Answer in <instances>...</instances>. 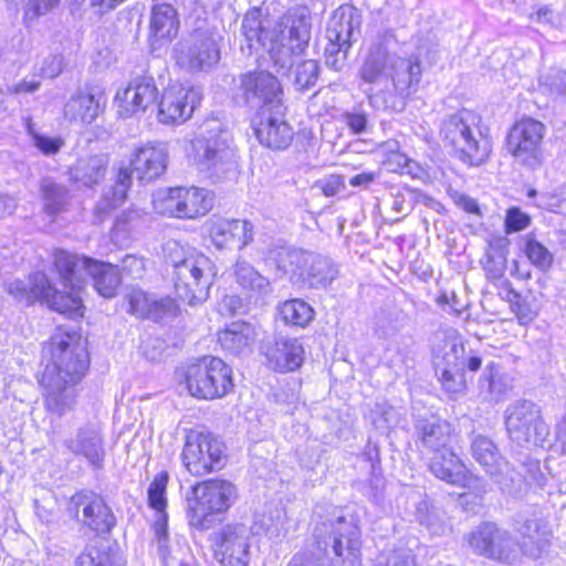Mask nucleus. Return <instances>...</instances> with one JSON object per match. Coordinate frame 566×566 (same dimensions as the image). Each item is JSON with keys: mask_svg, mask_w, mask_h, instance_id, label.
Segmentation results:
<instances>
[{"mask_svg": "<svg viewBox=\"0 0 566 566\" xmlns=\"http://www.w3.org/2000/svg\"><path fill=\"white\" fill-rule=\"evenodd\" d=\"M317 551L298 553L287 566H360V534L353 522L338 516L335 521L323 522L315 527Z\"/></svg>", "mask_w": 566, "mask_h": 566, "instance_id": "obj_1", "label": "nucleus"}, {"mask_svg": "<svg viewBox=\"0 0 566 566\" xmlns=\"http://www.w3.org/2000/svg\"><path fill=\"white\" fill-rule=\"evenodd\" d=\"M167 160L168 151L161 143H149L135 148L130 154V168L118 169L114 185L106 189L98 200L96 213L101 217L109 214L127 200V192L133 185V172L142 181L155 180L166 171Z\"/></svg>", "mask_w": 566, "mask_h": 566, "instance_id": "obj_2", "label": "nucleus"}, {"mask_svg": "<svg viewBox=\"0 0 566 566\" xmlns=\"http://www.w3.org/2000/svg\"><path fill=\"white\" fill-rule=\"evenodd\" d=\"M54 266L67 294H75L81 300V292L90 277L95 291L103 297L115 296L122 282L117 266L85 255L59 250L53 256Z\"/></svg>", "mask_w": 566, "mask_h": 566, "instance_id": "obj_3", "label": "nucleus"}, {"mask_svg": "<svg viewBox=\"0 0 566 566\" xmlns=\"http://www.w3.org/2000/svg\"><path fill=\"white\" fill-rule=\"evenodd\" d=\"M440 135L454 156L469 166L484 164L492 151L489 129L472 111L462 109L448 116L442 122Z\"/></svg>", "mask_w": 566, "mask_h": 566, "instance_id": "obj_4", "label": "nucleus"}, {"mask_svg": "<svg viewBox=\"0 0 566 566\" xmlns=\"http://www.w3.org/2000/svg\"><path fill=\"white\" fill-rule=\"evenodd\" d=\"M167 251L178 297L189 305L205 302L217 275L212 260L203 253L186 252L177 242L168 243Z\"/></svg>", "mask_w": 566, "mask_h": 566, "instance_id": "obj_5", "label": "nucleus"}, {"mask_svg": "<svg viewBox=\"0 0 566 566\" xmlns=\"http://www.w3.org/2000/svg\"><path fill=\"white\" fill-rule=\"evenodd\" d=\"M238 491L227 480L209 479L191 486L186 497L188 524L197 531H208L221 521L235 503Z\"/></svg>", "mask_w": 566, "mask_h": 566, "instance_id": "obj_6", "label": "nucleus"}, {"mask_svg": "<svg viewBox=\"0 0 566 566\" xmlns=\"http://www.w3.org/2000/svg\"><path fill=\"white\" fill-rule=\"evenodd\" d=\"M271 20L263 18L259 9L250 10L242 21V34L244 36L248 54L258 53L263 49L269 53L274 70L280 75H290L293 66L304 52H295V42L280 38L276 29H270Z\"/></svg>", "mask_w": 566, "mask_h": 566, "instance_id": "obj_7", "label": "nucleus"}, {"mask_svg": "<svg viewBox=\"0 0 566 566\" xmlns=\"http://www.w3.org/2000/svg\"><path fill=\"white\" fill-rule=\"evenodd\" d=\"M274 260L277 270L289 276L290 281L311 289L327 287L338 273L329 259L302 249L282 248Z\"/></svg>", "mask_w": 566, "mask_h": 566, "instance_id": "obj_8", "label": "nucleus"}, {"mask_svg": "<svg viewBox=\"0 0 566 566\" xmlns=\"http://www.w3.org/2000/svg\"><path fill=\"white\" fill-rule=\"evenodd\" d=\"M193 163L201 171L217 180L237 172L235 148L226 132L210 129L200 133L191 142Z\"/></svg>", "mask_w": 566, "mask_h": 566, "instance_id": "obj_9", "label": "nucleus"}, {"mask_svg": "<svg viewBox=\"0 0 566 566\" xmlns=\"http://www.w3.org/2000/svg\"><path fill=\"white\" fill-rule=\"evenodd\" d=\"M51 363L43 374L80 382L88 369L90 358L81 334L57 331L50 339Z\"/></svg>", "mask_w": 566, "mask_h": 566, "instance_id": "obj_10", "label": "nucleus"}, {"mask_svg": "<svg viewBox=\"0 0 566 566\" xmlns=\"http://www.w3.org/2000/svg\"><path fill=\"white\" fill-rule=\"evenodd\" d=\"M231 375V368L222 359L206 356L187 367L185 381L192 397L211 400L232 389Z\"/></svg>", "mask_w": 566, "mask_h": 566, "instance_id": "obj_11", "label": "nucleus"}, {"mask_svg": "<svg viewBox=\"0 0 566 566\" xmlns=\"http://www.w3.org/2000/svg\"><path fill=\"white\" fill-rule=\"evenodd\" d=\"M505 427L510 439L518 446L546 448L549 424L541 408L531 400H518L505 410Z\"/></svg>", "mask_w": 566, "mask_h": 566, "instance_id": "obj_12", "label": "nucleus"}, {"mask_svg": "<svg viewBox=\"0 0 566 566\" xmlns=\"http://www.w3.org/2000/svg\"><path fill=\"white\" fill-rule=\"evenodd\" d=\"M8 292L19 302L31 304L41 301L53 311L70 317L83 316L81 298L75 294H65L57 291L42 272L31 275L29 284L21 281L10 283Z\"/></svg>", "mask_w": 566, "mask_h": 566, "instance_id": "obj_13", "label": "nucleus"}, {"mask_svg": "<svg viewBox=\"0 0 566 566\" xmlns=\"http://www.w3.org/2000/svg\"><path fill=\"white\" fill-rule=\"evenodd\" d=\"M359 27L360 15L354 7L340 6L334 11L326 29L325 63L328 67L335 71L344 67L354 33Z\"/></svg>", "mask_w": 566, "mask_h": 566, "instance_id": "obj_14", "label": "nucleus"}, {"mask_svg": "<svg viewBox=\"0 0 566 566\" xmlns=\"http://www.w3.org/2000/svg\"><path fill=\"white\" fill-rule=\"evenodd\" d=\"M420 76L421 65L418 60H406L394 54L389 78L391 80L395 94L367 93L369 104L376 109L402 111L405 108V98L416 91Z\"/></svg>", "mask_w": 566, "mask_h": 566, "instance_id": "obj_15", "label": "nucleus"}, {"mask_svg": "<svg viewBox=\"0 0 566 566\" xmlns=\"http://www.w3.org/2000/svg\"><path fill=\"white\" fill-rule=\"evenodd\" d=\"M545 130L544 124L533 118H523L516 122L506 137L509 154L524 167L538 168L544 161Z\"/></svg>", "mask_w": 566, "mask_h": 566, "instance_id": "obj_16", "label": "nucleus"}, {"mask_svg": "<svg viewBox=\"0 0 566 566\" xmlns=\"http://www.w3.org/2000/svg\"><path fill=\"white\" fill-rule=\"evenodd\" d=\"M470 549L482 557L511 563L517 555L512 534L495 523L483 522L465 535Z\"/></svg>", "mask_w": 566, "mask_h": 566, "instance_id": "obj_17", "label": "nucleus"}, {"mask_svg": "<svg viewBox=\"0 0 566 566\" xmlns=\"http://www.w3.org/2000/svg\"><path fill=\"white\" fill-rule=\"evenodd\" d=\"M223 446L210 434L191 432L186 438L182 462L192 475H205L223 465Z\"/></svg>", "mask_w": 566, "mask_h": 566, "instance_id": "obj_18", "label": "nucleus"}, {"mask_svg": "<svg viewBox=\"0 0 566 566\" xmlns=\"http://www.w3.org/2000/svg\"><path fill=\"white\" fill-rule=\"evenodd\" d=\"M250 531L244 524H227L211 535L216 559L222 566H248Z\"/></svg>", "mask_w": 566, "mask_h": 566, "instance_id": "obj_19", "label": "nucleus"}, {"mask_svg": "<svg viewBox=\"0 0 566 566\" xmlns=\"http://www.w3.org/2000/svg\"><path fill=\"white\" fill-rule=\"evenodd\" d=\"M202 93L195 86L170 84L158 104V120L164 124H184L200 105Z\"/></svg>", "mask_w": 566, "mask_h": 566, "instance_id": "obj_20", "label": "nucleus"}, {"mask_svg": "<svg viewBox=\"0 0 566 566\" xmlns=\"http://www.w3.org/2000/svg\"><path fill=\"white\" fill-rule=\"evenodd\" d=\"M240 86L247 104L259 111H273L282 105L283 90L279 80L268 71L241 75Z\"/></svg>", "mask_w": 566, "mask_h": 566, "instance_id": "obj_21", "label": "nucleus"}, {"mask_svg": "<svg viewBox=\"0 0 566 566\" xmlns=\"http://www.w3.org/2000/svg\"><path fill=\"white\" fill-rule=\"evenodd\" d=\"M176 63L188 71H201L217 64L219 48L207 33H197L179 42L174 49Z\"/></svg>", "mask_w": 566, "mask_h": 566, "instance_id": "obj_22", "label": "nucleus"}, {"mask_svg": "<svg viewBox=\"0 0 566 566\" xmlns=\"http://www.w3.org/2000/svg\"><path fill=\"white\" fill-rule=\"evenodd\" d=\"M40 384L43 388V406L51 421L60 420L74 410L77 402L76 385L78 382L54 378L50 374H42Z\"/></svg>", "mask_w": 566, "mask_h": 566, "instance_id": "obj_23", "label": "nucleus"}, {"mask_svg": "<svg viewBox=\"0 0 566 566\" xmlns=\"http://www.w3.org/2000/svg\"><path fill=\"white\" fill-rule=\"evenodd\" d=\"M283 106L259 111L252 119L254 135L260 144L276 150L285 149L293 139L291 126L283 118Z\"/></svg>", "mask_w": 566, "mask_h": 566, "instance_id": "obj_24", "label": "nucleus"}, {"mask_svg": "<svg viewBox=\"0 0 566 566\" xmlns=\"http://www.w3.org/2000/svg\"><path fill=\"white\" fill-rule=\"evenodd\" d=\"M270 29H276L280 38L289 43L295 42V52H305L311 40V11L305 6L291 7L277 21L271 22Z\"/></svg>", "mask_w": 566, "mask_h": 566, "instance_id": "obj_25", "label": "nucleus"}, {"mask_svg": "<svg viewBox=\"0 0 566 566\" xmlns=\"http://www.w3.org/2000/svg\"><path fill=\"white\" fill-rule=\"evenodd\" d=\"M70 505L78 513L83 512V523L90 528L105 533L115 525V516L104 499L91 491H81L71 497Z\"/></svg>", "mask_w": 566, "mask_h": 566, "instance_id": "obj_26", "label": "nucleus"}, {"mask_svg": "<svg viewBox=\"0 0 566 566\" xmlns=\"http://www.w3.org/2000/svg\"><path fill=\"white\" fill-rule=\"evenodd\" d=\"M157 95L158 90L153 77H136L123 93H117L118 113L120 116L130 117L139 112H145L154 105Z\"/></svg>", "mask_w": 566, "mask_h": 566, "instance_id": "obj_27", "label": "nucleus"}, {"mask_svg": "<svg viewBox=\"0 0 566 566\" xmlns=\"http://www.w3.org/2000/svg\"><path fill=\"white\" fill-rule=\"evenodd\" d=\"M471 452L474 460L490 474L494 480L502 484L503 489L509 492L522 491L523 481L518 480V488L514 490L503 479V475L509 470V464L500 454L497 447L494 442L483 436L476 434L471 442Z\"/></svg>", "mask_w": 566, "mask_h": 566, "instance_id": "obj_28", "label": "nucleus"}, {"mask_svg": "<svg viewBox=\"0 0 566 566\" xmlns=\"http://www.w3.org/2000/svg\"><path fill=\"white\" fill-rule=\"evenodd\" d=\"M66 448L75 455L83 457L94 468H101L105 457L102 430L96 423H86L65 441Z\"/></svg>", "mask_w": 566, "mask_h": 566, "instance_id": "obj_29", "label": "nucleus"}, {"mask_svg": "<svg viewBox=\"0 0 566 566\" xmlns=\"http://www.w3.org/2000/svg\"><path fill=\"white\" fill-rule=\"evenodd\" d=\"M268 364L276 371L287 373L300 368L304 361L305 350L295 337L276 336L266 347Z\"/></svg>", "mask_w": 566, "mask_h": 566, "instance_id": "obj_30", "label": "nucleus"}, {"mask_svg": "<svg viewBox=\"0 0 566 566\" xmlns=\"http://www.w3.org/2000/svg\"><path fill=\"white\" fill-rule=\"evenodd\" d=\"M520 542L517 546L522 553L537 559L548 549L553 536L548 521L541 516L527 518L518 527Z\"/></svg>", "mask_w": 566, "mask_h": 566, "instance_id": "obj_31", "label": "nucleus"}, {"mask_svg": "<svg viewBox=\"0 0 566 566\" xmlns=\"http://www.w3.org/2000/svg\"><path fill=\"white\" fill-rule=\"evenodd\" d=\"M109 165L105 154L80 157L70 168V181L78 187L92 188L104 180Z\"/></svg>", "mask_w": 566, "mask_h": 566, "instance_id": "obj_32", "label": "nucleus"}, {"mask_svg": "<svg viewBox=\"0 0 566 566\" xmlns=\"http://www.w3.org/2000/svg\"><path fill=\"white\" fill-rule=\"evenodd\" d=\"M416 434L422 448L433 454L450 447L453 436L452 426L441 419H419L415 424Z\"/></svg>", "mask_w": 566, "mask_h": 566, "instance_id": "obj_33", "label": "nucleus"}, {"mask_svg": "<svg viewBox=\"0 0 566 566\" xmlns=\"http://www.w3.org/2000/svg\"><path fill=\"white\" fill-rule=\"evenodd\" d=\"M233 275L242 294L250 300L258 301L272 292L270 280L244 260L237 261Z\"/></svg>", "mask_w": 566, "mask_h": 566, "instance_id": "obj_34", "label": "nucleus"}, {"mask_svg": "<svg viewBox=\"0 0 566 566\" xmlns=\"http://www.w3.org/2000/svg\"><path fill=\"white\" fill-rule=\"evenodd\" d=\"M429 469L436 478L450 484L463 486L467 484L468 470L451 447L447 448V451L433 454Z\"/></svg>", "mask_w": 566, "mask_h": 566, "instance_id": "obj_35", "label": "nucleus"}, {"mask_svg": "<svg viewBox=\"0 0 566 566\" xmlns=\"http://www.w3.org/2000/svg\"><path fill=\"white\" fill-rule=\"evenodd\" d=\"M180 219H198L211 211L214 195L205 188L180 187Z\"/></svg>", "mask_w": 566, "mask_h": 566, "instance_id": "obj_36", "label": "nucleus"}, {"mask_svg": "<svg viewBox=\"0 0 566 566\" xmlns=\"http://www.w3.org/2000/svg\"><path fill=\"white\" fill-rule=\"evenodd\" d=\"M99 114V103L95 96L87 92L78 91L71 95L64 105V117L73 123L88 125Z\"/></svg>", "mask_w": 566, "mask_h": 566, "instance_id": "obj_37", "label": "nucleus"}, {"mask_svg": "<svg viewBox=\"0 0 566 566\" xmlns=\"http://www.w3.org/2000/svg\"><path fill=\"white\" fill-rule=\"evenodd\" d=\"M178 30V13L171 4L160 3L153 8L150 36L156 40L170 41L177 35Z\"/></svg>", "mask_w": 566, "mask_h": 566, "instance_id": "obj_38", "label": "nucleus"}, {"mask_svg": "<svg viewBox=\"0 0 566 566\" xmlns=\"http://www.w3.org/2000/svg\"><path fill=\"white\" fill-rule=\"evenodd\" d=\"M392 55L382 48L370 51L359 70L360 80L374 84L389 78Z\"/></svg>", "mask_w": 566, "mask_h": 566, "instance_id": "obj_39", "label": "nucleus"}, {"mask_svg": "<svg viewBox=\"0 0 566 566\" xmlns=\"http://www.w3.org/2000/svg\"><path fill=\"white\" fill-rule=\"evenodd\" d=\"M255 336L254 328L245 322H233L219 332L218 342L224 350L241 353L250 346Z\"/></svg>", "mask_w": 566, "mask_h": 566, "instance_id": "obj_40", "label": "nucleus"}, {"mask_svg": "<svg viewBox=\"0 0 566 566\" xmlns=\"http://www.w3.org/2000/svg\"><path fill=\"white\" fill-rule=\"evenodd\" d=\"M43 210L49 216H56L69 205V189L51 178H43L40 184Z\"/></svg>", "mask_w": 566, "mask_h": 566, "instance_id": "obj_41", "label": "nucleus"}, {"mask_svg": "<svg viewBox=\"0 0 566 566\" xmlns=\"http://www.w3.org/2000/svg\"><path fill=\"white\" fill-rule=\"evenodd\" d=\"M280 315L285 324L304 328L314 318L312 306L301 298L285 301L279 307Z\"/></svg>", "mask_w": 566, "mask_h": 566, "instance_id": "obj_42", "label": "nucleus"}, {"mask_svg": "<svg viewBox=\"0 0 566 566\" xmlns=\"http://www.w3.org/2000/svg\"><path fill=\"white\" fill-rule=\"evenodd\" d=\"M465 350L461 343L454 339L444 342L442 354L434 355V366L437 373L443 369L462 370L465 364Z\"/></svg>", "mask_w": 566, "mask_h": 566, "instance_id": "obj_43", "label": "nucleus"}, {"mask_svg": "<svg viewBox=\"0 0 566 566\" xmlns=\"http://www.w3.org/2000/svg\"><path fill=\"white\" fill-rule=\"evenodd\" d=\"M180 187L160 188L153 195L154 210L167 217L180 219Z\"/></svg>", "mask_w": 566, "mask_h": 566, "instance_id": "obj_44", "label": "nucleus"}, {"mask_svg": "<svg viewBox=\"0 0 566 566\" xmlns=\"http://www.w3.org/2000/svg\"><path fill=\"white\" fill-rule=\"evenodd\" d=\"M416 520L432 535H442L447 531L443 513L433 507L427 500L420 501L416 506Z\"/></svg>", "mask_w": 566, "mask_h": 566, "instance_id": "obj_45", "label": "nucleus"}, {"mask_svg": "<svg viewBox=\"0 0 566 566\" xmlns=\"http://www.w3.org/2000/svg\"><path fill=\"white\" fill-rule=\"evenodd\" d=\"M417 201V191L406 188L398 190L390 196V222L395 223L407 217L413 209Z\"/></svg>", "mask_w": 566, "mask_h": 566, "instance_id": "obj_46", "label": "nucleus"}, {"mask_svg": "<svg viewBox=\"0 0 566 566\" xmlns=\"http://www.w3.org/2000/svg\"><path fill=\"white\" fill-rule=\"evenodd\" d=\"M234 219H213L207 224L208 234L217 249H232Z\"/></svg>", "mask_w": 566, "mask_h": 566, "instance_id": "obj_47", "label": "nucleus"}, {"mask_svg": "<svg viewBox=\"0 0 566 566\" xmlns=\"http://www.w3.org/2000/svg\"><path fill=\"white\" fill-rule=\"evenodd\" d=\"M480 385L481 387L486 386L489 394L496 398L504 395L511 387L507 377L500 371V367L495 363L486 365Z\"/></svg>", "mask_w": 566, "mask_h": 566, "instance_id": "obj_48", "label": "nucleus"}, {"mask_svg": "<svg viewBox=\"0 0 566 566\" xmlns=\"http://www.w3.org/2000/svg\"><path fill=\"white\" fill-rule=\"evenodd\" d=\"M27 132L32 145L45 156L56 155L65 145V140L60 136L52 137L40 134L30 122L27 124Z\"/></svg>", "mask_w": 566, "mask_h": 566, "instance_id": "obj_49", "label": "nucleus"}, {"mask_svg": "<svg viewBox=\"0 0 566 566\" xmlns=\"http://www.w3.org/2000/svg\"><path fill=\"white\" fill-rule=\"evenodd\" d=\"M76 566H120L105 548L87 546L76 558Z\"/></svg>", "mask_w": 566, "mask_h": 566, "instance_id": "obj_50", "label": "nucleus"}, {"mask_svg": "<svg viewBox=\"0 0 566 566\" xmlns=\"http://www.w3.org/2000/svg\"><path fill=\"white\" fill-rule=\"evenodd\" d=\"M294 86L305 91L314 86L318 78L319 66L315 60H303L295 64Z\"/></svg>", "mask_w": 566, "mask_h": 566, "instance_id": "obj_51", "label": "nucleus"}, {"mask_svg": "<svg viewBox=\"0 0 566 566\" xmlns=\"http://www.w3.org/2000/svg\"><path fill=\"white\" fill-rule=\"evenodd\" d=\"M168 473L161 471L157 473L148 488V502L149 505L157 511V513L166 512L167 500L165 492L168 483Z\"/></svg>", "mask_w": 566, "mask_h": 566, "instance_id": "obj_52", "label": "nucleus"}, {"mask_svg": "<svg viewBox=\"0 0 566 566\" xmlns=\"http://www.w3.org/2000/svg\"><path fill=\"white\" fill-rule=\"evenodd\" d=\"M525 253L531 263L541 271L551 269L554 256L553 253L536 240H528L525 247Z\"/></svg>", "mask_w": 566, "mask_h": 566, "instance_id": "obj_53", "label": "nucleus"}, {"mask_svg": "<svg viewBox=\"0 0 566 566\" xmlns=\"http://www.w3.org/2000/svg\"><path fill=\"white\" fill-rule=\"evenodd\" d=\"M153 296L139 289H130L125 300L128 303V312L140 318H147L153 302Z\"/></svg>", "mask_w": 566, "mask_h": 566, "instance_id": "obj_54", "label": "nucleus"}, {"mask_svg": "<svg viewBox=\"0 0 566 566\" xmlns=\"http://www.w3.org/2000/svg\"><path fill=\"white\" fill-rule=\"evenodd\" d=\"M177 313L178 305L176 304L174 298L169 296L160 298L154 297L147 318L154 322H158L166 317H174L177 315Z\"/></svg>", "mask_w": 566, "mask_h": 566, "instance_id": "obj_55", "label": "nucleus"}, {"mask_svg": "<svg viewBox=\"0 0 566 566\" xmlns=\"http://www.w3.org/2000/svg\"><path fill=\"white\" fill-rule=\"evenodd\" d=\"M232 249L243 250L254 239V226L248 220L234 219Z\"/></svg>", "mask_w": 566, "mask_h": 566, "instance_id": "obj_56", "label": "nucleus"}, {"mask_svg": "<svg viewBox=\"0 0 566 566\" xmlns=\"http://www.w3.org/2000/svg\"><path fill=\"white\" fill-rule=\"evenodd\" d=\"M140 217L142 214L137 210L128 209L123 211L115 220L113 238L117 241L125 239Z\"/></svg>", "mask_w": 566, "mask_h": 566, "instance_id": "obj_57", "label": "nucleus"}, {"mask_svg": "<svg viewBox=\"0 0 566 566\" xmlns=\"http://www.w3.org/2000/svg\"><path fill=\"white\" fill-rule=\"evenodd\" d=\"M439 373L441 385L447 392L460 395L465 391L467 381L462 370L443 369Z\"/></svg>", "mask_w": 566, "mask_h": 566, "instance_id": "obj_58", "label": "nucleus"}, {"mask_svg": "<svg viewBox=\"0 0 566 566\" xmlns=\"http://www.w3.org/2000/svg\"><path fill=\"white\" fill-rule=\"evenodd\" d=\"M531 223L528 214L516 207H512L506 211L505 232L513 233L526 229Z\"/></svg>", "mask_w": 566, "mask_h": 566, "instance_id": "obj_59", "label": "nucleus"}, {"mask_svg": "<svg viewBox=\"0 0 566 566\" xmlns=\"http://www.w3.org/2000/svg\"><path fill=\"white\" fill-rule=\"evenodd\" d=\"M61 0H29L24 11V19L29 21L36 20L45 15L59 6Z\"/></svg>", "mask_w": 566, "mask_h": 566, "instance_id": "obj_60", "label": "nucleus"}, {"mask_svg": "<svg viewBox=\"0 0 566 566\" xmlns=\"http://www.w3.org/2000/svg\"><path fill=\"white\" fill-rule=\"evenodd\" d=\"M373 413V423L379 430H386L397 421L396 410L387 405H378Z\"/></svg>", "mask_w": 566, "mask_h": 566, "instance_id": "obj_61", "label": "nucleus"}, {"mask_svg": "<svg viewBox=\"0 0 566 566\" xmlns=\"http://www.w3.org/2000/svg\"><path fill=\"white\" fill-rule=\"evenodd\" d=\"M386 168L392 172L411 174L415 161L409 159L406 155L400 153H394L389 155L385 161Z\"/></svg>", "mask_w": 566, "mask_h": 566, "instance_id": "obj_62", "label": "nucleus"}, {"mask_svg": "<svg viewBox=\"0 0 566 566\" xmlns=\"http://www.w3.org/2000/svg\"><path fill=\"white\" fill-rule=\"evenodd\" d=\"M546 447L557 454H566V417L563 416L560 421L555 426V439L552 442L549 437L547 438Z\"/></svg>", "mask_w": 566, "mask_h": 566, "instance_id": "obj_63", "label": "nucleus"}, {"mask_svg": "<svg viewBox=\"0 0 566 566\" xmlns=\"http://www.w3.org/2000/svg\"><path fill=\"white\" fill-rule=\"evenodd\" d=\"M63 56L60 54H49L43 59L40 66V74L44 77L54 78L63 70Z\"/></svg>", "mask_w": 566, "mask_h": 566, "instance_id": "obj_64", "label": "nucleus"}]
</instances>
